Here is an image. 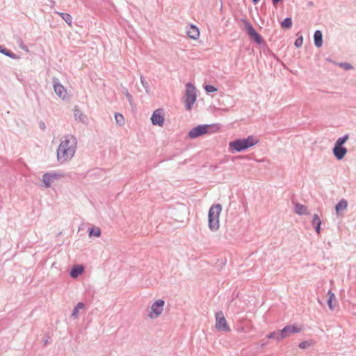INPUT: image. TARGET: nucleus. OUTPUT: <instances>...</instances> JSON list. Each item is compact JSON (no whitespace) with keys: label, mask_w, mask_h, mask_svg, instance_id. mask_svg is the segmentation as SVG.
<instances>
[{"label":"nucleus","mask_w":356,"mask_h":356,"mask_svg":"<svg viewBox=\"0 0 356 356\" xmlns=\"http://www.w3.org/2000/svg\"><path fill=\"white\" fill-rule=\"evenodd\" d=\"M76 149V139L72 135L65 136L57 149V159L60 163L70 161L74 155Z\"/></svg>","instance_id":"obj_1"},{"label":"nucleus","mask_w":356,"mask_h":356,"mask_svg":"<svg viewBox=\"0 0 356 356\" xmlns=\"http://www.w3.org/2000/svg\"><path fill=\"white\" fill-rule=\"evenodd\" d=\"M221 211L220 204L212 205L209 211V227L213 232L217 231L220 227L219 217Z\"/></svg>","instance_id":"obj_2"},{"label":"nucleus","mask_w":356,"mask_h":356,"mask_svg":"<svg viewBox=\"0 0 356 356\" xmlns=\"http://www.w3.org/2000/svg\"><path fill=\"white\" fill-rule=\"evenodd\" d=\"M258 143V140L253 136H249L247 138L239 139L229 143V147L236 152H241L250 147L254 146Z\"/></svg>","instance_id":"obj_3"},{"label":"nucleus","mask_w":356,"mask_h":356,"mask_svg":"<svg viewBox=\"0 0 356 356\" xmlns=\"http://www.w3.org/2000/svg\"><path fill=\"white\" fill-rule=\"evenodd\" d=\"M186 95H185V106L187 110H190L192 106L196 101L197 95H196V88L191 83H188L186 86Z\"/></svg>","instance_id":"obj_4"},{"label":"nucleus","mask_w":356,"mask_h":356,"mask_svg":"<svg viewBox=\"0 0 356 356\" xmlns=\"http://www.w3.org/2000/svg\"><path fill=\"white\" fill-rule=\"evenodd\" d=\"M215 327L220 332H228L230 331V327L222 312H218L216 314Z\"/></svg>","instance_id":"obj_5"},{"label":"nucleus","mask_w":356,"mask_h":356,"mask_svg":"<svg viewBox=\"0 0 356 356\" xmlns=\"http://www.w3.org/2000/svg\"><path fill=\"white\" fill-rule=\"evenodd\" d=\"M164 301L163 300H156L150 307L148 316L150 318L154 319L158 318L163 311Z\"/></svg>","instance_id":"obj_6"},{"label":"nucleus","mask_w":356,"mask_h":356,"mask_svg":"<svg viewBox=\"0 0 356 356\" xmlns=\"http://www.w3.org/2000/svg\"><path fill=\"white\" fill-rule=\"evenodd\" d=\"M302 330L301 327H297L294 325H289L284 327L281 331L279 337L277 338V341H281L283 339L290 336L293 333H298Z\"/></svg>","instance_id":"obj_7"},{"label":"nucleus","mask_w":356,"mask_h":356,"mask_svg":"<svg viewBox=\"0 0 356 356\" xmlns=\"http://www.w3.org/2000/svg\"><path fill=\"white\" fill-rule=\"evenodd\" d=\"M210 125H200L192 129L189 133L188 136L191 138H195L209 132Z\"/></svg>","instance_id":"obj_8"},{"label":"nucleus","mask_w":356,"mask_h":356,"mask_svg":"<svg viewBox=\"0 0 356 356\" xmlns=\"http://www.w3.org/2000/svg\"><path fill=\"white\" fill-rule=\"evenodd\" d=\"M152 123L154 125L162 127L164 124V113L162 109H157L154 111L152 118Z\"/></svg>","instance_id":"obj_9"},{"label":"nucleus","mask_w":356,"mask_h":356,"mask_svg":"<svg viewBox=\"0 0 356 356\" xmlns=\"http://www.w3.org/2000/svg\"><path fill=\"white\" fill-rule=\"evenodd\" d=\"M54 90L56 94L63 100L67 99L70 97L67 89L58 82H54Z\"/></svg>","instance_id":"obj_10"},{"label":"nucleus","mask_w":356,"mask_h":356,"mask_svg":"<svg viewBox=\"0 0 356 356\" xmlns=\"http://www.w3.org/2000/svg\"><path fill=\"white\" fill-rule=\"evenodd\" d=\"M59 177L60 175L57 173H45L42 176V181L45 186L49 187Z\"/></svg>","instance_id":"obj_11"},{"label":"nucleus","mask_w":356,"mask_h":356,"mask_svg":"<svg viewBox=\"0 0 356 356\" xmlns=\"http://www.w3.org/2000/svg\"><path fill=\"white\" fill-rule=\"evenodd\" d=\"M245 28L251 38H252L257 43H261V40L259 35L256 32L253 26L250 23L245 22Z\"/></svg>","instance_id":"obj_12"},{"label":"nucleus","mask_w":356,"mask_h":356,"mask_svg":"<svg viewBox=\"0 0 356 356\" xmlns=\"http://www.w3.org/2000/svg\"><path fill=\"white\" fill-rule=\"evenodd\" d=\"M333 153L337 159L341 160L346 154L347 149L343 147L334 146Z\"/></svg>","instance_id":"obj_13"},{"label":"nucleus","mask_w":356,"mask_h":356,"mask_svg":"<svg viewBox=\"0 0 356 356\" xmlns=\"http://www.w3.org/2000/svg\"><path fill=\"white\" fill-rule=\"evenodd\" d=\"M187 35L191 39L197 40L200 38V33L199 29L195 26L191 25L187 31Z\"/></svg>","instance_id":"obj_14"},{"label":"nucleus","mask_w":356,"mask_h":356,"mask_svg":"<svg viewBox=\"0 0 356 356\" xmlns=\"http://www.w3.org/2000/svg\"><path fill=\"white\" fill-rule=\"evenodd\" d=\"M295 211L298 215H308L309 212L306 206L297 203L295 205Z\"/></svg>","instance_id":"obj_15"},{"label":"nucleus","mask_w":356,"mask_h":356,"mask_svg":"<svg viewBox=\"0 0 356 356\" xmlns=\"http://www.w3.org/2000/svg\"><path fill=\"white\" fill-rule=\"evenodd\" d=\"M83 271V267L82 266H75L72 268L70 275L72 277L76 278L80 275Z\"/></svg>","instance_id":"obj_16"},{"label":"nucleus","mask_w":356,"mask_h":356,"mask_svg":"<svg viewBox=\"0 0 356 356\" xmlns=\"http://www.w3.org/2000/svg\"><path fill=\"white\" fill-rule=\"evenodd\" d=\"M348 207V202L345 200H341L335 207L336 212L337 214H339L341 211H344Z\"/></svg>","instance_id":"obj_17"},{"label":"nucleus","mask_w":356,"mask_h":356,"mask_svg":"<svg viewBox=\"0 0 356 356\" xmlns=\"http://www.w3.org/2000/svg\"><path fill=\"white\" fill-rule=\"evenodd\" d=\"M314 43L317 47H321L323 44L322 33L320 31H316L314 33Z\"/></svg>","instance_id":"obj_18"},{"label":"nucleus","mask_w":356,"mask_h":356,"mask_svg":"<svg viewBox=\"0 0 356 356\" xmlns=\"http://www.w3.org/2000/svg\"><path fill=\"white\" fill-rule=\"evenodd\" d=\"M327 296L329 297L328 300H327L328 307L331 310H333L334 306L332 305V301H333V300L335 299V296L331 291H329L327 292Z\"/></svg>","instance_id":"obj_19"},{"label":"nucleus","mask_w":356,"mask_h":356,"mask_svg":"<svg viewBox=\"0 0 356 356\" xmlns=\"http://www.w3.org/2000/svg\"><path fill=\"white\" fill-rule=\"evenodd\" d=\"M83 307H84L83 303H82V302L78 303L77 305L76 306V307L74 309L72 316L74 318H76L78 316L79 309H83Z\"/></svg>","instance_id":"obj_20"},{"label":"nucleus","mask_w":356,"mask_h":356,"mask_svg":"<svg viewBox=\"0 0 356 356\" xmlns=\"http://www.w3.org/2000/svg\"><path fill=\"white\" fill-rule=\"evenodd\" d=\"M115 120L116 121V123L120 126L124 124V118L123 115L120 113H115Z\"/></svg>","instance_id":"obj_21"},{"label":"nucleus","mask_w":356,"mask_h":356,"mask_svg":"<svg viewBox=\"0 0 356 356\" xmlns=\"http://www.w3.org/2000/svg\"><path fill=\"white\" fill-rule=\"evenodd\" d=\"M90 236H94L95 237H99L101 235V229L99 227H92L90 230Z\"/></svg>","instance_id":"obj_22"},{"label":"nucleus","mask_w":356,"mask_h":356,"mask_svg":"<svg viewBox=\"0 0 356 356\" xmlns=\"http://www.w3.org/2000/svg\"><path fill=\"white\" fill-rule=\"evenodd\" d=\"M348 135H346L342 138H339L337 139L335 146L342 147V145L348 140Z\"/></svg>","instance_id":"obj_23"},{"label":"nucleus","mask_w":356,"mask_h":356,"mask_svg":"<svg viewBox=\"0 0 356 356\" xmlns=\"http://www.w3.org/2000/svg\"><path fill=\"white\" fill-rule=\"evenodd\" d=\"M282 28H290L292 26L291 18H286L281 24Z\"/></svg>","instance_id":"obj_24"},{"label":"nucleus","mask_w":356,"mask_h":356,"mask_svg":"<svg viewBox=\"0 0 356 356\" xmlns=\"http://www.w3.org/2000/svg\"><path fill=\"white\" fill-rule=\"evenodd\" d=\"M62 18L69 24H72V17L69 14L60 13Z\"/></svg>","instance_id":"obj_25"},{"label":"nucleus","mask_w":356,"mask_h":356,"mask_svg":"<svg viewBox=\"0 0 356 356\" xmlns=\"http://www.w3.org/2000/svg\"><path fill=\"white\" fill-rule=\"evenodd\" d=\"M312 225L314 226H315V225H321V218H320V217L317 214H314L313 216Z\"/></svg>","instance_id":"obj_26"},{"label":"nucleus","mask_w":356,"mask_h":356,"mask_svg":"<svg viewBox=\"0 0 356 356\" xmlns=\"http://www.w3.org/2000/svg\"><path fill=\"white\" fill-rule=\"evenodd\" d=\"M204 89L207 92H213L217 90V88L211 85H206Z\"/></svg>","instance_id":"obj_27"},{"label":"nucleus","mask_w":356,"mask_h":356,"mask_svg":"<svg viewBox=\"0 0 356 356\" xmlns=\"http://www.w3.org/2000/svg\"><path fill=\"white\" fill-rule=\"evenodd\" d=\"M302 43H303V38H302V36H300L296 39V40L295 42V45L297 47H300L302 45Z\"/></svg>","instance_id":"obj_28"},{"label":"nucleus","mask_w":356,"mask_h":356,"mask_svg":"<svg viewBox=\"0 0 356 356\" xmlns=\"http://www.w3.org/2000/svg\"><path fill=\"white\" fill-rule=\"evenodd\" d=\"M310 345H312L311 343L305 341H302L301 342L300 344H299V347L302 349H305L307 347H309Z\"/></svg>","instance_id":"obj_29"},{"label":"nucleus","mask_w":356,"mask_h":356,"mask_svg":"<svg viewBox=\"0 0 356 356\" xmlns=\"http://www.w3.org/2000/svg\"><path fill=\"white\" fill-rule=\"evenodd\" d=\"M279 335H280V334H277L276 332H273L270 333V334L267 336V337H268V339H277V338L279 337Z\"/></svg>","instance_id":"obj_30"},{"label":"nucleus","mask_w":356,"mask_h":356,"mask_svg":"<svg viewBox=\"0 0 356 356\" xmlns=\"http://www.w3.org/2000/svg\"><path fill=\"white\" fill-rule=\"evenodd\" d=\"M314 227H315L317 234H319L321 232V225H315Z\"/></svg>","instance_id":"obj_31"},{"label":"nucleus","mask_w":356,"mask_h":356,"mask_svg":"<svg viewBox=\"0 0 356 356\" xmlns=\"http://www.w3.org/2000/svg\"><path fill=\"white\" fill-rule=\"evenodd\" d=\"M280 0H273V2L274 4L277 3L278 1H280Z\"/></svg>","instance_id":"obj_32"},{"label":"nucleus","mask_w":356,"mask_h":356,"mask_svg":"<svg viewBox=\"0 0 356 356\" xmlns=\"http://www.w3.org/2000/svg\"><path fill=\"white\" fill-rule=\"evenodd\" d=\"M259 0H252L253 3L256 4Z\"/></svg>","instance_id":"obj_33"},{"label":"nucleus","mask_w":356,"mask_h":356,"mask_svg":"<svg viewBox=\"0 0 356 356\" xmlns=\"http://www.w3.org/2000/svg\"><path fill=\"white\" fill-rule=\"evenodd\" d=\"M345 67H346V69H348V68H350V65H348V64H346V66H345Z\"/></svg>","instance_id":"obj_34"}]
</instances>
